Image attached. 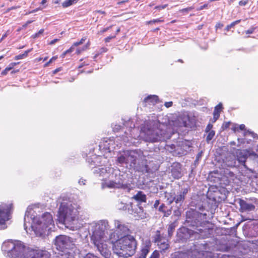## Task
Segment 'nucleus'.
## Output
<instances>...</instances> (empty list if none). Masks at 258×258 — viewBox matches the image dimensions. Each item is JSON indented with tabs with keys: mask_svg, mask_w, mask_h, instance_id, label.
I'll return each instance as SVG.
<instances>
[{
	"mask_svg": "<svg viewBox=\"0 0 258 258\" xmlns=\"http://www.w3.org/2000/svg\"><path fill=\"white\" fill-rule=\"evenodd\" d=\"M169 130L158 120H149L141 127L145 141L151 143L170 139L172 134Z\"/></svg>",
	"mask_w": 258,
	"mask_h": 258,
	"instance_id": "f257e3e1",
	"label": "nucleus"
},
{
	"mask_svg": "<svg viewBox=\"0 0 258 258\" xmlns=\"http://www.w3.org/2000/svg\"><path fill=\"white\" fill-rule=\"evenodd\" d=\"M109 237L113 243V252L119 256L127 258L135 253L137 242L133 236H117L115 237L114 233H110Z\"/></svg>",
	"mask_w": 258,
	"mask_h": 258,
	"instance_id": "f03ea898",
	"label": "nucleus"
},
{
	"mask_svg": "<svg viewBox=\"0 0 258 258\" xmlns=\"http://www.w3.org/2000/svg\"><path fill=\"white\" fill-rule=\"evenodd\" d=\"M75 239L65 235H59L55 237L53 244L58 251V258H74L75 255L79 254L80 250L75 244Z\"/></svg>",
	"mask_w": 258,
	"mask_h": 258,
	"instance_id": "7ed1b4c3",
	"label": "nucleus"
},
{
	"mask_svg": "<svg viewBox=\"0 0 258 258\" xmlns=\"http://www.w3.org/2000/svg\"><path fill=\"white\" fill-rule=\"evenodd\" d=\"M79 208L77 203L63 197L58 212L59 221L68 224L73 223L77 219Z\"/></svg>",
	"mask_w": 258,
	"mask_h": 258,
	"instance_id": "20e7f679",
	"label": "nucleus"
},
{
	"mask_svg": "<svg viewBox=\"0 0 258 258\" xmlns=\"http://www.w3.org/2000/svg\"><path fill=\"white\" fill-rule=\"evenodd\" d=\"M206 215V214H203L196 209H190L186 212L184 225L197 230L196 231L200 233H201L200 231L207 230L206 238L209 237L210 235V230L208 228L203 229L206 225V221L204 220Z\"/></svg>",
	"mask_w": 258,
	"mask_h": 258,
	"instance_id": "39448f33",
	"label": "nucleus"
},
{
	"mask_svg": "<svg viewBox=\"0 0 258 258\" xmlns=\"http://www.w3.org/2000/svg\"><path fill=\"white\" fill-rule=\"evenodd\" d=\"M27 247L21 241L9 239L3 242L2 250L7 258H25Z\"/></svg>",
	"mask_w": 258,
	"mask_h": 258,
	"instance_id": "423d86ee",
	"label": "nucleus"
},
{
	"mask_svg": "<svg viewBox=\"0 0 258 258\" xmlns=\"http://www.w3.org/2000/svg\"><path fill=\"white\" fill-rule=\"evenodd\" d=\"M188 227L182 226L177 231V240L181 242H186L188 239L195 240L196 239H204L206 238V234L208 231H200L198 233L194 230L189 229Z\"/></svg>",
	"mask_w": 258,
	"mask_h": 258,
	"instance_id": "0eeeda50",
	"label": "nucleus"
},
{
	"mask_svg": "<svg viewBox=\"0 0 258 258\" xmlns=\"http://www.w3.org/2000/svg\"><path fill=\"white\" fill-rule=\"evenodd\" d=\"M195 248L187 252H178L175 255V258H202V254L200 251L206 250L209 248V243L207 241L202 240L195 242Z\"/></svg>",
	"mask_w": 258,
	"mask_h": 258,
	"instance_id": "6e6552de",
	"label": "nucleus"
},
{
	"mask_svg": "<svg viewBox=\"0 0 258 258\" xmlns=\"http://www.w3.org/2000/svg\"><path fill=\"white\" fill-rule=\"evenodd\" d=\"M126 153L127 165L128 164L131 168L135 170H141L142 172L145 171L148 172L149 171L150 169L147 165H145L144 167L142 169L137 164V159L143 153L140 149L126 150Z\"/></svg>",
	"mask_w": 258,
	"mask_h": 258,
	"instance_id": "1a4fd4ad",
	"label": "nucleus"
},
{
	"mask_svg": "<svg viewBox=\"0 0 258 258\" xmlns=\"http://www.w3.org/2000/svg\"><path fill=\"white\" fill-rule=\"evenodd\" d=\"M115 175V179L110 180L106 182V185L109 188H118L126 189L128 187V183L125 178V173L121 174L120 171Z\"/></svg>",
	"mask_w": 258,
	"mask_h": 258,
	"instance_id": "9d476101",
	"label": "nucleus"
},
{
	"mask_svg": "<svg viewBox=\"0 0 258 258\" xmlns=\"http://www.w3.org/2000/svg\"><path fill=\"white\" fill-rule=\"evenodd\" d=\"M50 254L46 250L38 247L31 248L27 247L25 252V258H50Z\"/></svg>",
	"mask_w": 258,
	"mask_h": 258,
	"instance_id": "9b49d317",
	"label": "nucleus"
},
{
	"mask_svg": "<svg viewBox=\"0 0 258 258\" xmlns=\"http://www.w3.org/2000/svg\"><path fill=\"white\" fill-rule=\"evenodd\" d=\"M223 191H225V189L223 188L221 190L216 189L215 190L211 191L209 190L207 194V198L210 200L215 202V204L221 202L226 198L225 193Z\"/></svg>",
	"mask_w": 258,
	"mask_h": 258,
	"instance_id": "f8f14e48",
	"label": "nucleus"
},
{
	"mask_svg": "<svg viewBox=\"0 0 258 258\" xmlns=\"http://www.w3.org/2000/svg\"><path fill=\"white\" fill-rule=\"evenodd\" d=\"M190 190L189 186L181 187L176 194L175 193V203L177 207L182 206L187 195Z\"/></svg>",
	"mask_w": 258,
	"mask_h": 258,
	"instance_id": "ddd939ff",
	"label": "nucleus"
},
{
	"mask_svg": "<svg viewBox=\"0 0 258 258\" xmlns=\"http://www.w3.org/2000/svg\"><path fill=\"white\" fill-rule=\"evenodd\" d=\"M242 231L245 237L249 238L258 237V225L245 224L242 227Z\"/></svg>",
	"mask_w": 258,
	"mask_h": 258,
	"instance_id": "4468645a",
	"label": "nucleus"
},
{
	"mask_svg": "<svg viewBox=\"0 0 258 258\" xmlns=\"http://www.w3.org/2000/svg\"><path fill=\"white\" fill-rule=\"evenodd\" d=\"M91 231L92 232L91 240L93 244L95 245L103 243V239L105 234L102 231V230H99L92 226Z\"/></svg>",
	"mask_w": 258,
	"mask_h": 258,
	"instance_id": "2eb2a0df",
	"label": "nucleus"
},
{
	"mask_svg": "<svg viewBox=\"0 0 258 258\" xmlns=\"http://www.w3.org/2000/svg\"><path fill=\"white\" fill-rule=\"evenodd\" d=\"M32 209L29 207L25 212L24 218V227L26 230L27 228V223L29 224L32 228H34V226L33 225V224H37V217L35 216L34 215L32 214Z\"/></svg>",
	"mask_w": 258,
	"mask_h": 258,
	"instance_id": "dca6fc26",
	"label": "nucleus"
},
{
	"mask_svg": "<svg viewBox=\"0 0 258 258\" xmlns=\"http://www.w3.org/2000/svg\"><path fill=\"white\" fill-rule=\"evenodd\" d=\"M114 225L116 228V233L114 232L115 235V237H117V236L130 235L128 234L130 229L128 226L122 224V222L119 220L114 221Z\"/></svg>",
	"mask_w": 258,
	"mask_h": 258,
	"instance_id": "f3484780",
	"label": "nucleus"
},
{
	"mask_svg": "<svg viewBox=\"0 0 258 258\" xmlns=\"http://www.w3.org/2000/svg\"><path fill=\"white\" fill-rule=\"evenodd\" d=\"M39 224L43 226H47V228L51 229L54 227V222L51 214L48 212L44 213L41 216L40 219L37 220Z\"/></svg>",
	"mask_w": 258,
	"mask_h": 258,
	"instance_id": "a211bd4d",
	"label": "nucleus"
},
{
	"mask_svg": "<svg viewBox=\"0 0 258 258\" xmlns=\"http://www.w3.org/2000/svg\"><path fill=\"white\" fill-rule=\"evenodd\" d=\"M36 236L41 237H44L48 234V232L51 229L47 228V226H43L42 224H39V221H37V224L34 228H32Z\"/></svg>",
	"mask_w": 258,
	"mask_h": 258,
	"instance_id": "6ab92c4d",
	"label": "nucleus"
},
{
	"mask_svg": "<svg viewBox=\"0 0 258 258\" xmlns=\"http://www.w3.org/2000/svg\"><path fill=\"white\" fill-rule=\"evenodd\" d=\"M181 164L178 162H174L171 166L170 173L174 179L180 178L183 174L181 171Z\"/></svg>",
	"mask_w": 258,
	"mask_h": 258,
	"instance_id": "aec40b11",
	"label": "nucleus"
},
{
	"mask_svg": "<svg viewBox=\"0 0 258 258\" xmlns=\"http://www.w3.org/2000/svg\"><path fill=\"white\" fill-rule=\"evenodd\" d=\"M238 203L240 206L239 211L241 213L249 212L255 210V207L253 204L244 200L239 199Z\"/></svg>",
	"mask_w": 258,
	"mask_h": 258,
	"instance_id": "412c9836",
	"label": "nucleus"
},
{
	"mask_svg": "<svg viewBox=\"0 0 258 258\" xmlns=\"http://www.w3.org/2000/svg\"><path fill=\"white\" fill-rule=\"evenodd\" d=\"M12 204L7 206L6 208L0 209V226L5 225L6 221L9 220L10 212Z\"/></svg>",
	"mask_w": 258,
	"mask_h": 258,
	"instance_id": "4be33fe9",
	"label": "nucleus"
},
{
	"mask_svg": "<svg viewBox=\"0 0 258 258\" xmlns=\"http://www.w3.org/2000/svg\"><path fill=\"white\" fill-rule=\"evenodd\" d=\"M122 120L123 128L125 127L126 128V130L124 131V134L126 135V136L128 135L132 136V130L135 127V124L131 118H122Z\"/></svg>",
	"mask_w": 258,
	"mask_h": 258,
	"instance_id": "5701e85b",
	"label": "nucleus"
},
{
	"mask_svg": "<svg viewBox=\"0 0 258 258\" xmlns=\"http://www.w3.org/2000/svg\"><path fill=\"white\" fill-rule=\"evenodd\" d=\"M98 250L100 254L105 258H110L111 252L107 248L106 244L101 243L95 245Z\"/></svg>",
	"mask_w": 258,
	"mask_h": 258,
	"instance_id": "b1692460",
	"label": "nucleus"
},
{
	"mask_svg": "<svg viewBox=\"0 0 258 258\" xmlns=\"http://www.w3.org/2000/svg\"><path fill=\"white\" fill-rule=\"evenodd\" d=\"M99 176H104L106 174H111L112 177H113L114 174L117 175L118 172H120V170L117 168H114L112 167H101L99 170Z\"/></svg>",
	"mask_w": 258,
	"mask_h": 258,
	"instance_id": "393cba45",
	"label": "nucleus"
},
{
	"mask_svg": "<svg viewBox=\"0 0 258 258\" xmlns=\"http://www.w3.org/2000/svg\"><path fill=\"white\" fill-rule=\"evenodd\" d=\"M237 162L236 159V158L233 156H229L226 157L225 160H223V168L225 167H235L237 166H239V164H237Z\"/></svg>",
	"mask_w": 258,
	"mask_h": 258,
	"instance_id": "a878e982",
	"label": "nucleus"
},
{
	"mask_svg": "<svg viewBox=\"0 0 258 258\" xmlns=\"http://www.w3.org/2000/svg\"><path fill=\"white\" fill-rule=\"evenodd\" d=\"M93 226L99 230H102V231L105 234V233H108L107 231L108 229L109 225L107 220H100L97 223H95Z\"/></svg>",
	"mask_w": 258,
	"mask_h": 258,
	"instance_id": "bb28decb",
	"label": "nucleus"
},
{
	"mask_svg": "<svg viewBox=\"0 0 258 258\" xmlns=\"http://www.w3.org/2000/svg\"><path fill=\"white\" fill-rule=\"evenodd\" d=\"M100 159V156H97L95 155H93L92 156H88L86 159V161L89 164L90 167H92L94 166L98 165V164L100 163L99 162Z\"/></svg>",
	"mask_w": 258,
	"mask_h": 258,
	"instance_id": "cd10ccee",
	"label": "nucleus"
},
{
	"mask_svg": "<svg viewBox=\"0 0 258 258\" xmlns=\"http://www.w3.org/2000/svg\"><path fill=\"white\" fill-rule=\"evenodd\" d=\"M158 211L163 214V217H167L172 213V207L167 209L166 205L163 203L158 207Z\"/></svg>",
	"mask_w": 258,
	"mask_h": 258,
	"instance_id": "c85d7f7f",
	"label": "nucleus"
},
{
	"mask_svg": "<svg viewBox=\"0 0 258 258\" xmlns=\"http://www.w3.org/2000/svg\"><path fill=\"white\" fill-rule=\"evenodd\" d=\"M116 208L119 210L122 211H130V209L132 208V204H126L123 203L122 201H118L117 203L116 204Z\"/></svg>",
	"mask_w": 258,
	"mask_h": 258,
	"instance_id": "c756f323",
	"label": "nucleus"
},
{
	"mask_svg": "<svg viewBox=\"0 0 258 258\" xmlns=\"http://www.w3.org/2000/svg\"><path fill=\"white\" fill-rule=\"evenodd\" d=\"M133 199L140 203H145L147 200V197L142 191H139L136 195L133 197Z\"/></svg>",
	"mask_w": 258,
	"mask_h": 258,
	"instance_id": "7c9ffc66",
	"label": "nucleus"
},
{
	"mask_svg": "<svg viewBox=\"0 0 258 258\" xmlns=\"http://www.w3.org/2000/svg\"><path fill=\"white\" fill-rule=\"evenodd\" d=\"M164 195L168 205H170L173 202L175 203V192L165 191Z\"/></svg>",
	"mask_w": 258,
	"mask_h": 258,
	"instance_id": "2f4dec72",
	"label": "nucleus"
},
{
	"mask_svg": "<svg viewBox=\"0 0 258 258\" xmlns=\"http://www.w3.org/2000/svg\"><path fill=\"white\" fill-rule=\"evenodd\" d=\"M126 151H123L122 154L118 156L116 159V162L119 164H126L127 165V162L126 160Z\"/></svg>",
	"mask_w": 258,
	"mask_h": 258,
	"instance_id": "473e14b6",
	"label": "nucleus"
},
{
	"mask_svg": "<svg viewBox=\"0 0 258 258\" xmlns=\"http://www.w3.org/2000/svg\"><path fill=\"white\" fill-rule=\"evenodd\" d=\"M158 100V97L156 95H149L147 97H146L144 101L145 102L148 103H151L152 104H154L155 103L157 102Z\"/></svg>",
	"mask_w": 258,
	"mask_h": 258,
	"instance_id": "72a5a7b5",
	"label": "nucleus"
},
{
	"mask_svg": "<svg viewBox=\"0 0 258 258\" xmlns=\"http://www.w3.org/2000/svg\"><path fill=\"white\" fill-rule=\"evenodd\" d=\"M176 225V222L175 221L169 225L168 227V234L169 237H171L173 235Z\"/></svg>",
	"mask_w": 258,
	"mask_h": 258,
	"instance_id": "f704fd0d",
	"label": "nucleus"
},
{
	"mask_svg": "<svg viewBox=\"0 0 258 258\" xmlns=\"http://www.w3.org/2000/svg\"><path fill=\"white\" fill-rule=\"evenodd\" d=\"M32 50V48L26 50L23 54H20L15 56L14 59L15 60H19L24 58L28 56V54Z\"/></svg>",
	"mask_w": 258,
	"mask_h": 258,
	"instance_id": "c9c22d12",
	"label": "nucleus"
},
{
	"mask_svg": "<svg viewBox=\"0 0 258 258\" xmlns=\"http://www.w3.org/2000/svg\"><path fill=\"white\" fill-rule=\"evenodd\" d=\"M207 134V136L206 137V141L207 143H210V141L214 138L215 136V131H212L206 133Z\"/></svg>",
	"mask_w": 258,
	"mask_h": 258,
	"instance_id": "e433bc0d",
	"label": "nucleus"
},
{
	"mask_svg": "<svg viewBox=\"0 0 258 258\" xmlns=\"http://www.w3.org/2000/svg\"><path fill=\"white\" fill-rule=\"evenodd\" d=\"M234 174L233 172L229 170L228 169L225 168L224 170V176L226 178H233L234 177Z\"/></svg>",
	"mask_w": 258,
	"mask_h": 258,
	"instance_id": "4c0bfd02",
	"label": "nucleus"
},
{
	"mask_svg": "<svg viewBox=\"0 0 258 258\" xmlns=\"http://www.w3.org/2000/svg\"><path fill=\"white\" fill-rule=\"evenodd\" d=\"M77 2V0H66L62 3V6L63 8H67Z\"/></svg>",
	"mask_w": 258,
	"mask_h": 258,
	"instance_id": "58836bf2",
	"label": "nucleus"
},
{
	"mask_svg": "<svg viewBox=\"0 0 258 258\" xmlns=\"http://www.w3.org/2000/svg\"><path fill=\"white\" fill-rule=\"evenodd\" d=\"M149 252V249L148 247L142 248L141 250V253L138 258H146Z\"/></svg>",
	"mask_w": 258,
	"mask_h": 258,
	"instance_id": "ea45409f",
	"label": "nucleus"
},
{
	"mask_svg": "<svg viewBox=\"0 0 258 258\" xmlns=\"http://www.w3.org/2000/svg\"><path fill=\"white\" fill-rule=\"evenodd\" d=\"M222 109V104L221 103H219L215 107L213 113H216L218 116L220 117V113Z\"/></svg>",
	"mask_w": 258,
	"mask_h": 258,
	"instance_id": "a19ab883",
	"label": "nucleus"
},
{
	"mask_svg": "<svg viewBox=\"0 0 258 258\" xmlns=\"http://www.w3.org/2000/svg\"><path fill=\"white\" fill-rule=\"evenodd\" d=\"M180 207H177V209L173 211L172 216L178 218L181 214V210Z\"/></svg>",
	"mask_w": 258,
	"mask_h": 258,
	"instance_id": "79ce46f5",
	"label": "nucleus"
},
{
	"mask_svg": "<svg viewBox=\"0 0 258 258\" xmlns=\"http://www.w3.org/2000/svg\"><path fill=\"white\" fill-rule=\"evenodd\" d=\"M241 22V20H237L236 21H235L233 22H232L230 25H228L226 26L225 28V30L227 31H228L230 28L233 27L236 25L238 24Z\"/></svg>",
	"mask_w": 258,
	"mask_h": 258,
	"instance_id": "37998d69",
	"label": "nucleus"
},
{
	"mask_svg": "<svg viewBox=\"0 0 258 258\" xmlns=\"http://www.w3.org/2000/svg\"><path fill=\"white\" fill-rule=\"evenodd\" d=\"M181 125L184 127H188L189 125V118L187 116L186 117H184L182 119V121L181 123Z\"/></svg>",
	"mask_w": 258,
	"mask_h": 258,
	"instance_id": "c03bdc74",
	"label": "nucleus"
},
{
	"mask_svg": "<svg viewBox=\"0 0 258 258\" xmlns=\"http://www.w3.org/2000/svg\"><path fill=\"white\" fill-rule=\"evenodd\" d=\"M250 135L253 138H257L258 139V136L256 134L254 133L253 132H251L249 130L245 131L244 133V136H246L247 135Z\"/></svg>",
	"mask_w": 258,
	"mask_h": 258,
	"instance_id": "a18cd8bd",
	"label": "nucleus"
},
{
	"mask_svg": "<svg viewBox=\"0 0 258 258\" xmlns=\"http://www.w3.org/2000/svg\"><path fill=\"white\" fill-rule=\"evenodd\" d=\"M169 247V244L165 242H161L159 245V248L163 251H165L168 249Z\"/></svg>",
	"mask_w": 258,
	"mask_h": 258,
	"instance_id": "49530a36",
	"label": "nucleus"
},
{
	"mask_svg": "<svg viewBox=\"0 0 258 258\" xmlns=\"http://www.w3.org/2000/svg\"><path fill=\"white\" fill-rule=\"evenodd\" d=\"M86 40V38L83 37L79 41H77L76 42H74L73 43V44L72 45V46L75 48V47L78 46L79 45L83 44Z\"/></svg>",
	"mask_w": 258,
	"mask_h": 258,
	"instance_id": "de8ad7c7",
	"label": "nucleus"
},
{
	"mask_svg": "<svg viewBox=\"0 0 258 258\" xmlns=\"http://www.w3.org/2000/svg\"><path fill=\"white\" fill-rule=\"evenodd\" d=\"M86 40V38L83 37L79 41H77L76 42H74L73 43V44L72 45V46L75 48V47L78 46L79 45L83 44Z\"/></svg>",
	"mask_w": 258,
	"mask_h": 258,
	"instance_id": "09e8293b",
	"label": "nucleus"
},
{
	"mask_svg": "<svg viewBox=\"0 0 258 258\" xmlns=\"http://www.w3.org/2000/svg\"><path fill=\"white\" fill-rule=\"evenodd\" d=\"M112 128L114 132H117L120 130L123 129V125L122 126L121 125L116 124L113 126H112Z\"/></svg>",
	"mask_w": 258,
	"mask_h": 258,
	"instance_id": "8fccbe9b",
	"label": "nucleus"
},
{
	"mask_svg": "<svg viewBox=\"0 0 258 258\" xmlns=\"http://www.w3.org/2000/svg\"><path fill=\"white\" fill-rule=\"evenodd\" d=\"M83 258H100L94 254L89 252L85 254Z\"/></svg>",
	"mask_w": 258,
	"mask_h": 258,
	"instance_id": "3c124183",
	"label": "nucleus"
},
{
	"mask_svg": "<svg viewBox=\"0 0 258 258\" xmlns=\"http://www.w3.org/2000/svg\"><path fill=\"white\" fill-rule=\"evenodd\" d=\"M203 152L202 151H201L198 153V154L196 156V158L195 161V163L199 162V160H201V159L203 156Z\"/></svg>",
	"mask_w": 258,
	"mask_h": 258,
	"instance_id": "603ef678",
	"label": "nucleus"
},
{
	"mask_svg": "<svg viewBox=\"0 0 258 258\" xmlns=\"http://www.w3.org/2000/svg\"><path fill=\"white\" fill-rule=\"evenodd\" d=\"M213 127V125L212 124V123L209 122L205 128V132L208 133V132L213 131L212 130Z\"/></svg>",
	"mask_w": 258,
	"mask_h": 258,
	"instance_id": "864d4df0",
	"label": "nucleus"
},
{
	"mask_svg": "<svg viewBox=\"0 0 258 258\" xmlns=\"http://www.w3.org/2000/svg\"><path fill=\"white\" fill-rule=\"evenodd\" d=\"M92 168L93 169V173L94 174L99 175V170H100L101 167H97V166H94L92 167Z\"/></svg>",
	"mask_w": 258,
	"mask_h": 258,
	"instance_id": "5fc2aeb1",
	"label": "nucleus"
},
{
	"mask_svg": "<svg viewBox=\"0 0 258 258\" xmlns=\"http://www.w3.org/2000/svg\"><path fill=\"white\" fill-rule=\"evenodd\" d=\"M230 124L231 122L230 121L224 122L222 125V128L223 129V130H225L227 129L229 127Z\"/></svg>",
	"mask_w": 258,
	"mask_h": 258,
	"instance_id": "6e6d98bb",
	"label": "nucleus"
},
{
	"mask_svg": "<svg viewBox=\"0 0 258 258\" xmlns=\"http://www.w3.org/2000/svg\"><path fill=\"white\" fill-rule=\"evenodd\" d=\"M44 32V29H40L37 33H36L32 36L33 38H36L39 36L40 34H42Z\"/></svg>",
	"mask_w": 258,
	"mask_h": 258,
	"instance_id": "4d7b16f0",
	"label": "nucleus"
},
{
	"mask_svg": "<svg viewBox=\"0 0 258 258\" xmlns=\"http://www.w3.org/2000/svg\"><path fill=\"white\" fill-rule=\"evenodd\" d=\"M219 116H218L216 113H213V118L210 119V122L212 123V124L214 123L219 118Z\"/></svg>",
	"mask_w": 258,
	"mask_h": 258,
	"instance_id": "13d9d810",
	"label": "nucleus"
},
{
	"mask_svg": "<svg viewBox=\"0 0 258 258\" xmlns=\"http://www.w3.org/2000/svg\"><path fill=\"white\" fill-rule=\"evenodd\" d=\"M159 253L157 250H155L151 254L150 258H159Z\"/></svg>",
	"mask_w": 258,
	"mask_h": 258,
	"instance_id": "bf43d9fd",
	"label": "nucleus"
},
{
	"mask_svg": "<svg viewBox=\"0 0 258 258\" xmlns=\"http://www.w3.org/2000/svg\"><path fill=\"white\" fill-rule=\"evenodd\" d=\"M163 21L159 19H154L153 20H151L150 21H148L147 23L149 24H154V23H159V22H162Z\"/></svg>",
	"mask_w": 258,
	"mask_h": 258,
	"instance_id": "052dcab7",
	"label": "nucleus"
},
{
	"mask_svg": "<svg viewBox=\"0 0 258 258\" xmlns=\"http://www.w3.org/2000/svg\"><path fill=\"white\" fill-rule=\"evenodd\" d=\"M256 27H251L249 29L246 30L245 31V33L246 34H250L253 33L254 31L255 30Z\"/></svg>",
	"mask_w": 258,
	"mask_h": 258,
	"instance_id": "680f3d73",
	"label": "nucleus"
},
{
	"mask_svg": "<svg viewBox=\"0 0 258 258\" xmlns=\"http://www.w3.org/2000/svg\"><path fill=\"white\" fill-rule=\"evenodd\" d=\"M86 179H85L83 178H81L79 181H78V183L80 185H84L86 184Z\"/></svg>",
	"mask_w": 258,
	"mask_h": 258,
	"instance_id": "e2e57ef3",
	"label": "nucleus"
},
{
	"mask_svg": "<svg viewBox=\"0 0 258 258\" xmlns=\"http://www.w3.org/2000/svg\"><path fill=\"white\" fill-rule=\"evenodd\" d=\"M167 6V5H159V6H156L155 9H158L159 10H161L166 8Z\"/></svg>",
	"mask_w": 258,
	"mask_h": 258,
	"instance_id": "0e129e2a",
	"label": "nucleus"
},
{
	"mask_svg": "<svg viewBox=\"0 0 258 258\" xmlns=\"http://www.w3.org/2000/svg\"><path fill=\"white\" fill-rule=\"evenodd\" d=\"M248 3V0H242L239 2V5L241 6H244Z\"/></svg>",
	"mask_w": 258,
	"mask_h": 258,
	"instance_id": "69168bd1",
	"label": "nucleus"
},
{
	"mask_svg": "<svg viewBox=\"0 0 258 258\" xmlns=\"http://www.w3.org/2000/svg\"><path fill=\"white\" fill-rule=\"evenodd\" d=\"M160 203V201L159 200H156L153 205V208L155 209H157L159 204Z\"/></svg>",
	"mask_w": 258,
	"mask_h": 258,
	"instance_id": "338daca9",
	"label": "nucleus"
},
{
	"mask_svg": "<svg viewBox=\"0 0 258 258\" xmlns=\"http://www.w3.org/2000/svg\"><path fill=\"white\" fill-rule=\"evenodd\" d=\"M108 144L107 145L104 144V146L103 147V148L102 149L105 152H110V150L109 149V147L108 146Z\"/></svg>",
	"mask_w": 258,
	"mask_h": 258,
	"instance_id": "774afa93",
	"label": "nucleus"
}]
</instances>
